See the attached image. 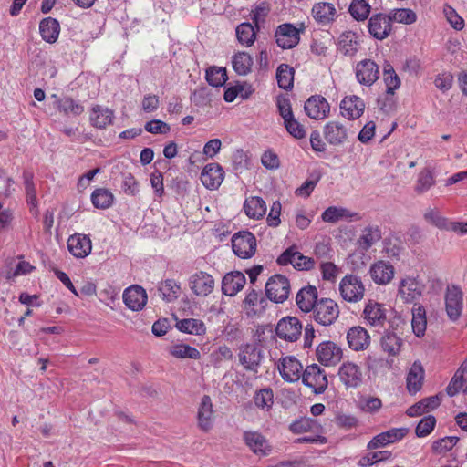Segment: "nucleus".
<instances>
[{"mask_svg":"<svg viewBox=\"0 0 467 467\" xmlns=\"http://www.w3.org/2000/svg\"><path fill=\"white\" fill-rule=\"evenodd\" d=\"M326 140L334 146L343 144L348 139V129L339 121H328L324 127Z\"/></svg>","mask_w":467,"mask_h":467,"instance_id":"nucleus-27","label":"nucleus"},{"mask_svg":"<svg viewBox=\"0 0 467 467\" xmlns=\"http://www.w3.org/2000/svg\"><path fill=\"white\" fill-rule=\"evenodd\" d=\"M214 410L212 400L209 396L204 395L198 407L197 424L204 432L209 431L213 426Z\"/></svg>","mask_w":467,"mask_h":467,"instance_id":"nucleus-21","label":"nucleus"},{"mask_svg":"<svg viewBox=\"0 0 467 467\" xmlns=\"http://www.w3.org/2000/svg\"><path fill=\"white\" fill-rule=\"evenodd\" d=\"M456 436H446L432 442L431 449L437 454H442L451 450L458 442Z\"/></svg>","mask_w":467,"mask_h":467,"instance_id":"nucleus-56","label":"nucleus"},{"mask_svg":"<svg viewBox=\"0 0 467 467\" xmlns=\"http://www.w3.org/2000/svg\"><path fill=\"white\" fill-rule=\"evenodd\" d=\"M267 297L275 303H283L290 294L289 280L282 275H274L265 284Z\"/></svg>","mask_w":467,"mask_h":467,"instance_id":"nucleus-5","label":"nucleus"},{"mask_svg":"<svg viewBox=\"0 0 467 467\" xmlns=\"http://www.w3.org/2000/svg\"><path fill=\"white\" fill-rule=\"evenodd\" d=\"M383 80L386 85V92L394 95L400 86V79L390 64H386L383 68Z\"/></svg>","mask_w":467,"mask_h":467,"instance_id":"nucleus-47","label":"nucleus"},{"mask_svg":"<svg viewBox=\"0 0 467 467\" xmlns=\"http://www.w3.org/2000/svg\"><path fill=\"white\" fill-rule=\"evenodd\" d=\"M114 201L113 193L106 188H97L91 194L92 204L98 209L109 208Z\"/></svg>","mask_w":467,"mask_h":467,"instance_id":"nucleus-43","label":"nucleus"},{"mask_svg":"<svg viewBox=\"0 0 467 467\" xmlns=\"http://www.w3.org/2000/svg\"><path fill=\"white\" fill-rule=\"evenodd\" d=\"M305 111L313 119H323L327 117L330 106L327 99L321 95L311 96L305 102Z\"/></svg>","mask_w":467,"mask_h":467,"instance_id":"nucleus-20","label":"nucleus"},{"mask_svg":"<svg viewBox=\"0 0 467 467\" xmlns=\"http://www.w3.org/2000/svg\"><path fill=\"white\" fill-rule=\"evenodd\" d=\"M275 334L283 340L295 342L302 334V324L295 317H285L277 323Z\"/></svg>","mask_w":467,"mask_h":467,"instance_id":"nucleus-11","label":"nucleus"},{"mask_svg":"<svg viewBox=\"0 0 467 467\" xmlns=\"http://www.w3.org/2000/svg\"><path fill=\"white\" fill-rule=\"evenodd\" d=\"M381 239V229L378 225H368L364 228L362 234L358 238L359 246L364 250H368Z\"/></svg>","mask_w":467,"mask_h":467,"instance_id":"nucleus-41","label":"nucleus"},{"mask_svg":"<svg viewBox=\"0 0 467 467\" xmlns=\"http://www.w3.org/2000/svg\"><path fill=\"white\" fill-rule=\"evenodd\" d=\"M462 305V291L461 287L455 285H448L445 294V306L448 317L451 320H456L460 317Z\"/></svg>","mask_w":467,"mask_h":467,"instance_id":"nucleus-16","label":"nucleus"},{"mask_svg":"<svg viewBox=\"0 0 467 467\" xmlns=\"http://www.w3.org/2000/svg\"><path fill=\"white\" fill-rule=\"evenodd\" d=\"M67 248L76 258H85L91 253V240L82 234H72L67 240Z\"/></svg>","mask_w":467,"mask_h":467,"instance_id":"nucleus-22","label":"nucleus"},{"mask_svg":"<svg viewBox=\"0 0 467 467\" xmlns=\"http://www.w3.org/2000/svg\"><path fill=\"white\" fill-rule=\"evenodd\" d=\"M39 32L42 38L47 43H55L60 33V26L57 19L46 17L39 24Z\"/></svg>","mask_w":467,"mask_h":467,"instance_id":"nucleus-35","label":"nucleus"},{"mask_svg":"<svg viewBox=\"0 0 467 467\" xmlns=\"http://www.w3.org/2000/svg\"><path fill=\"white\" fill-rule=\"evenodd\" d=\"M228 79L224 67H211L206 70V80L213 87H221Z\"/></svg>","mask_w":467,"mask_h":467,"instance_id":"nucleus-50","label":"nucleus"},{"mask_svg":"<svg viewBox=\"0 0 467 467\" xmlns=\"http://www.w3.org/2000/svg\"><path fill=\"white\" fill-rule=\"evenodd\" d=\"M244 440L249 449L255 454L265 456L271 451L267 440L258 431H245Z\"/></svg>","mask_w":467,"mask_h":467,"instance_id":"nucleus-30","label":"nucleus"},{"mask_svg":"<svg viewBox=\"0 0 467 467\" xmlns=\"http://www.w3.org/2000/svg\"><path fill=\"white\" fill-rule=\"evenodd\" d=\"M347 215L348 211L346 209L330 206L323 212L321 217L324 222L337 223Z\"/></svg>","mask_w":467,"mask_h":467,"instance_id":"nucleus-60","label":"nucleus"},{"mask_svg":"<svg viewBox=\"0 0 467 467\" xmlns=\"http://www.w3.org/2000/svg\"><path fill=\"white\" fill-rule=\"evenodd\" d=\"M361 317L366 325L370 327L382 328L387 321V309L383 304L369 299L364 306Z\"/></svg>","mask_w":467,"mask_h":467,"instance_id":"nucleus-6","label":"nucleus"},{"mask_svg":"<svg viewBox=\"0 0 467 467\" xmlns=\"http://www.w3.org/2000/svg\"><path fill=\"white\" fill-rule=\"evenodd\" d=\"M435 182L436 181L433 172L430 169L425 168L418 174L414 185V191L417 194H423L434 186Z\"/></svg>","mask_w":467,"mask_h":467,"instance_id":"nucleus-44","label":"nucleus"},{"mask_svg":"<svg viewBox=\"0 0 467 467\" xmlns=\"http://www.w3.org/2000/svg\"><path fill=\"white\" fill-rule=\"evenodd\" d=\"M403 345V339L394 332H385L380 338L381 349L389 358L399 356Z\"/></svg>","mask_w":467,"mask_h":467,"instance_id":"nucleus-34","label":"nucleus"},{"mask_svg":"<svg viewBox=\"0 0 467 467\" xmlns=\"http://www.w3.org/2000/svg\"><path fill=\"white\" fill-rule=\"evenodd\" d=\"M114 119V111L102 105H94L91 108L89 120L91 126L103 130L111 125Z\"/></svg>","mask_w":467,"mask_h":467,"instance_id":"nucleus-26","label":"nucleus"},{"mask_svg":"<svg viewBox=\"0 0 467 467\" xmlns=\"http://www.w3.org/2000/svg\"><path fill=\"white\" fill-rule=\"evenodd\" d=\"M369 34L378 40L387 38L392 30V21L389 14L378 13L371 16L368 25Z\"/></svg>","mask_w":467,"mask_h":467,"instance_id":"nucleus-14","label":"nucleus"},{"mask_svg":"<svg viewBox=\"0 0 467 467\" xmlns=\"http://www.w3.org/2000/svg\"><path fill=\"white\" fill-rule=\"evenodd\" d=\"M372 281L379 285H388L394 277V266L388 261L379 260L369 267Z\"/></svg>","mask_w":467,"mask_h":467,"instance_id":"nucleus-18","label":"nucleus"},{"mask_svg":"<svg viewBox=\"0 0 467 467\" xmlns=\"http://www.w3.org/2000/svg\"><path fill=\"white\" fill-rule=\"evenodd\" d=\"M426 222L439 229H449V222L436 209H427L423 214Z\"/></svg>","mask_w":467,"mask_h":467,"instance_id":"nucleus-54","label":"nucleus"},{"mask_svg":"<svg viewBox=\"0 0 467 467\" xmlns=\"http://www.w3.org/2000/svg\"><path fill=\"white\" fill-rule=\"evenodd\" d=\"M234 254L241 259L252 258L257 251V241L249 231H239L231 239Z\"/></svg>","mask_w":467,"mask_h":467,"instance_id":"nucleus-3","label":"nucleus"},{"mask_svg":"<svg viewBox=\"0 0 467 467\" xmlns=\"http://www.w3.org/2000/svg\"><path fill=\"white\" fill-rule=\"evenodd\" d=\"M314 319L322 326H330L339 316V306L331 298H321L312 309Z\"/></svg>","mask_w":467,"mask_h":467,"instance_id":"nucleus-4","label":"nucleus"},{"mask_svg":"<svg viewBox=\"0 0 467 467\" xmlns=\"http://www.w3.org/2000/svg\"><path fill=\"white\" fill-rule=\"evenodd\" d=\"M392 22L410 25L416 22L417 16L414 11L409 8L394 9L389 14Z\"/></svg>","mask_w":467,"mask_h":467,"instance_id":"nucleus-52","label":"nucleus"},{"mask_svg":"<svg viewBox=\"0 0 467 467\" xmlns=\"http://www.w3.org/2000/svg\"><path fill=\"white\" fill-rule=\"evenodd\" d=\"M200 179L205 188L210 190L218 189L224 179L223 169L218 163H208L203 167Z\"/></svg>","mask_w":467,"mask_h":467,"instance_id":"nucleus-17","label":"nucleus"},{"mask_svg":"<svg viewBox=\"0 0 467 467\" xmlns=\"http://www.w3.org/2000/svg\"><path fill=\"white\" fill-rule=\"evenodd\" d=\"M236 36L240 44L250 47L255 41L256 33L252 24L242 23L236 27Z\"/></svg>","mask_w":467,"mask_h":467,"instance_id":"nucleus-48","label":"nucleus"},{"mask_svg":"<svg viewBox=\"0 0 467 467\" xmlns=\"http://www.w3.org/2000/svg\"><path fill=\"white\" fill-rule=\"evenodd\" d=\"M214 284L213 277L204 271H198L189 277V287L196 296L210 295L214 289Z\"/></svg>","mask_w":467,"mask_h":467,"instance_id":"nucleus-12","label":"nucleus"},{"mask_svg":"<svg viewBox=\"0 0 467 467\" xmlns=\"http://www.w3.org/2000/svg\"><path fill=\"white\" fill-rule=\"evenodd\" d=\"M365 110L364 100L357 95H348L340 102V113L348 119H357L362 116Z\"/></svg>","mask_w":467,"mask_h":467,"instance_id":"nucleus-19","label":"nucleus"},{"mask_svg":"<svg viewBox=\"0 0 467 467\" xmlns=\"http://www.w3.org/2000/svg\"><path fill=\"white\" fill-rule=\"evenodd\" d=\"M294 68L287 64H281L276 70V79L279 88L288 90L294 83Z\"/></svg>","mask_w":467,"mask_h":467,"instance_id":"nucleus-46","label":"nucleus"},{"mask_svg":"<svg viewBox=\"0 0 467 467\" xmlns=\"http://www.w3.org/2000/svg\"><path fill=\"white\" fill-rule=\"evenodd\" d=\"M318 427L319 425L317 424V421L316 420L309 417H301L300 419L296 420L290 424L289 430L293 433L299 434L316 430Z\"/></svg>","mask_w":467,"mask_h":467,"instance_id":"nucleus-51","label":"nucleus"},{"mask_svg":"<svg viewBox=\"0 0 467 467\" xmlns=\"http://www.w3.org/2000/svg\"><path fill=\"white\" fill-rule=\"evenodd\" d=\"M349 348L355 351L367 349L370 345V336L367 329L360 326L349 328L347 333Z\"/></svg>","mask_w":467,"mask_h":467,"instance_id":"nucleus-25","label":"nucleus"},{"mask_svg":"<svg viewBox=\"0 0 467 467\" xmlns=\"http://www.w3.org/2000/svg\"><path fill=\"white\" fill-rule=\"evenodd\" d=\"M52 98L55 99L54 106L59 113L67 117H77L83 113L84 107L73 99L71 97L64 96L59 97L57 94H53Z\"/></svg>","mask_w":467,"mask_h":467,"instance_id":"nucleus-28","label":"nucleus"},{"mask_svg":"<svg viewBox=\"0 0 467 467\" xmlns=\"http://www.w3.org/2000/svg\"><path fill=\"white\" fill-rule=\"evenodd\" d=\"M340 379H360L362 373L360 367L354 362H344L339 368Z\"/></svg>","mask_w":467,"mask_h":467,"instance_id":"nucleus-53","label":"nucleus"},{"mask_svg":"<svg viewBox=\"0 0 467 467\" xmlns=\"http://www.w3.org/2000/svg\"><path fill=\"white\" fill-rule=\"evenodd\" d=\"M273 392L271 389H265L258 391L254 398V403L258 408L269 409L273 405Z\"/></svg>","mask_w":467,"mask_h":467,"instance_id":"nucleus-62","label":"nucleus"},{"mask_svg":"<svg viewBox=\"0 0 467 467\" xmlns=\"http://www.w3.org/2000/svg\"><path fill=\"white\" fill-rule=\"evenodd\" d=\"M244 211L249 218L258 220L265 216L266 203L261 197L251 196L245 199Z\"/></svg>","mask_w":467,"mask_h":467,"instance_id":"nucleus-36","label":"nucleus"},{"mask_svg":"<svg viewBox=\"0 0 467 467\" xmlns=\"http://www.w3.org/2000/svg\"><path fill=\"white\" fill-rule=\"evenodd\" d=\"M246 283L245 275L234 271L226 274L222 281V291L225 296H234L241 291Z\"/></svg>","mask_w":467,"mask_h":467,"instance_id":"nucleus-29","label":"nucleus"},{"mask_svg":"<svg viewBox=\"0 0 467 467\" xmlns=\"http://www.w3.org/2000/svg\"><path fill=\"white\" fill-rule=\"evenodd\" d=\"M427 326L426 312L422 306L414 305L412 309L411 327L417 337L424 335Z\"/></svg>","mask_w":467,"mask_h":467,"instance_id":"nucleus-45","label":"nucleus"},{"mask_svg":"<svg viewBox=\"0 0 467 467\" xmlns=\"http://www.w3.org/2000/svg\"><path fill=\"white\" fill-rule=\"evenodd\" d=\"M158 290L163 300L172 302L181 294V285L174 279H166L160 283Z\"/></svg>","mask_w":467,"mask_h":467,"instance_id":"nucleus-42","label":"nucleus"},{"mask_svg":"<svg viewBox=\"0 0 467 467\" xmlns=\"http://www.w3.org/2000/svg\"><path fill=\"white\" fill-rule=\"evenodd\" d=\"M276 107L280 116L283 120L285 121V119H290L294 116L292 106L290 99L285 95H279L276 98Z\"/></svg>","mask_w":467,"mask_h":467,"instance_id":"nucleus-61","label":"nucleus"},{"mask_svg":"<svg viewBox=\"0 0 467 467\" xmlns=\"http://www.w3.org/2000/svg\"><path fill=\"white\" fill-rule=\"evenodd\" d=\"M443 13L449 24L455 30L460 31L464 27L463 18L456 12L452 6L444 5Z\"/></svg>","mask_w":467,"mask_h":467,"instance_id":"nucleus-59","label":"nucleus"},{"mask_svg":"<svg viewBox=\"0 0 467 467\" xmlns=\"http://www.w3.org/2000/svg\"><path fill=\"white\" fill-rule=\"evenodd\" d=\"M424 289V284L418 277L406 276L400 280L398 293L405 303H412L420 298Z\"/></svg>","mask_w":467,"mask_h":467,"instance_id":"nucleus-9","label":"nucleus"},{"mask_svg":"<svg viewBox=\"0 0 467 467\" xmlns=\"http://www.w3.org/2000/svg\"><path fill=\"white\" fill-rule=\"evenodd\" d=\"M238 358L245 370L257 372L262 360V350L255 344H245L240 348Z\"/></svg>","mask_w":467,"mask_h":467,"instance_id":"nucleus-13","label":"nucleus"},{"mask_svg":"<svg viewBox=\"0 0 467 467\" xmlns=\"http://www.w3.org/2000/svg\"><path fill=\"white\" fill-rule=\"evenodd\" d=\"M280 265H287L291 264L297 270H310L315 266L313 258L305 256L297 251L295 246H291L284 251L276 260Z\"/></svg>","mask_w":467,"mask_h":467,"instance_id":"nucleus-8","label":"nucleus"},{"mask_svg":"<svg viewBox=\"0 0 467 467\" xmlns=\"http://www.w3.org/2000/svg\"><path fill=\"white\" fill-rule=\"evenodd\" d=\"M317 300V289L314 285H306L301 288L296 296L298 307L306 313L312 311Z\"/></svg>","mask_w":467,"mask_h":467,"instance_id":"nucleus-32","label":"nucleus"},{"mask_svg":"<svg viewBox=\"0 0 467 467\" xmlns=\"http://www.w3.org/2000/svg\"><path fill=\"white\" fill-rule=\"evenodd\" d=\"M176 327L183 333L202 336L206 333V326L203 321L196 318H183L176 323Z\"/></svg>","mask_w":467,"mask_h":467,"instance_id":"nucleus-39","label":"nucleus"},{"mask_svg":"<svg viewBox=\"0 0 467 467\" xmlns=\"http://www.w3.org/2000/svg\"><path fill=\"white\" fill-rule=\"evenodd\" d=\"M391 453L388 451L370 452L362 456L358 461V466L368 467L374 463L385 461L390 457Z\"/></svg>","mask_w":467,"mask_h":467,"instance_id":"nucleus-58","label":"nucleus"},{"mask_svg":"<svg viewBox=\"0 0 467 467\" xmlns=\"http://www.w3.org/2000/svg\"><path fill=\"white\" fill-rule=\"evenodd\" d=\"M265 299L254 289H251L244 300V310L249 317H254L262 312Z\"/></svg>","mask_w":467,"mask_h":467,"instance_id":"nucleus-37","label":"nucleus"},{"mask_svg":"<svg viewBox=\"0 0 467 467\" xmlns=\"http://www.w3.org/2000/svg\"><path fill=\"white\" fill-rule=\"evenodd\" d=\"M253 64V58L247 52H237L232 57L233 68L240 76H246L250 73Z\"/></svg>","mask_w":467,"mask_h":467,"instance_id":"nucleus-40","label":"nucleus"},{"mask_svg":"<svg viewBox=\"0 0 467 467\" xmlns=\"http://www.w3.org/2000/svg\"><path fill=\"white\" fill-rule=\"evenodd\" d=\"M146 291L140 285H131L124 290L123 301L133 311L142 309L147 303Z\"/></svg>","mask_w":467,"mask_h":467,"instance_id":"nucleus-24","label":"nucleus"},{"mask_svg":"<svg viewBox=\"0 0 467 467\" xmlns=\"http://www.w3.org/2000/svg\"><path fill=\"white\" fill-rule=\"evenodd\" d=\"M284 126L286 131L295 139L301 140L304 139L306 135V129L303 124H301L295 116L290 119H285L284 121Z\"/></svg>","mask_w":467,"mask_h":467,"instance_id":"nucleus-55","label":"nucleus"},{"mask_svg":"<svg viewBox=\"0 0 467 467\" xmlns=\"http://www.w3.org/2000/svg\"><path fill=\"white\" fill-rule=\"evenodd\" d=\"M441 395L437 394L420 400L419 402L407 409L406 414L409 417H419L438 408L441 401Z\"/></svg>","mask_w":467,"mask_h":467,"instance_id":"nucleus-33","label":"nucleus"},{"mask_svg":"<svg viewBox=\"0 0 467 467\" xmlns=\"http://www.w3.org/2000/svg\"><path fill=\"white\" fill-rule=\"evenodd\" d=\"M338 290L343 300L348 303H358L364 298L366 288L358 275H346L339 282Z\"/></svg>","mask_w":467,"mask_h":467,"instance_id":"nucleus-2","label":"nucleus"},{"mask_svg":"<svg viewBox=\"0 0 467 467\" xmlns=\"http://www.w3.org/2000/svg\"><path fill=\"white\" fill-rule=\"evenodd\" d=\"M343 357L341 348L331 340H326L318 344L316 348V358L324 366H335Z\"/></svg>","mask_w":467,"mask_h":467,"instance_id":"nucleus-7","label":"nucleus"},{"mask_svg":"<svg viewBox=\"0 0 467 467\" xmlns=\"http://www.w3.org/2000/svg\"><path fill=\"white\" fill-rule=\"evenodd\" d=\"M357 81L363 86H372L379 78V67L372 59H363L355 66Z\"/></svg>","mask_w":467,"mask_h":467,"instance_id":"nucleus-10","label":"nucleus"},{"mask_svg":"<svg viewBox=\"0 0 467 467\" xmlns=\"http://www.w3.org/2000/svg\"><path fill=\"white\" fill-rule=\"evenodd\" d=\"M371 6L366 0H353L349 5V13L357 21H364L368 17Z\"/></svg>","mask_w":467,"mask_h":467,"instance_id":"nucleus-49","label":"nucleus"},{"mask_svg":"<svg viewBox=\"0 0 467 467\" xmlns=\"http://www.w3.org/2000/svg\"><path fill=\"white\" fill-rule=\"evenodd\" d=\"M320 272L323 280L335 283L339 274V268L334 263L323 262L320 265Z\"/></svg>","mask_w":467,"mask_h":467,"instance_id":"nucleus-63","label":"nucleus"},{"mask_svg":"<svg viewBox=\"0 0 467 467\" xmlns=\"http://www.w3.org/2000/svg\"><path fill=\"white\" fill-rule=\"evenodd\" d=\"M144 128L147 132L151 134H166L171 130L170 125L161 119L147 121Z\"/></svg>","mask_w":467,"mask_h":467,"instance_id":"nucleus-64","label":"nucleus"},{"mask_svg":"<svg viewBox=\"0 0 467 467\" xmlns=\"http://www.w3.org/2000/svg\"><path fill=\"white\" fill-rule=\"evenodd\" d=\"M359 46L360 36L353 31H345L338 37L337 48L344 56H355Z\"/></svg>","mask_w":467,"mask_h":467,"instance_id":"nucleus-31","label":"nucleus"},{"mask_svg":"<svg viewBox=\"0 0 467 467\" xmlns=\"http://www.w3.org/2000/svg\"><path fill=\"white\" fill-rule=\"evenodd\" d=\"M436 425V419L432 415L422 418L415 429V434L419 438H423L431 433Z\"/></svg>","mask_w":467,"mask_h":467,"instance_id":"nucleus-57","label":"nucleus"},{"mask_svg":"<svg viewBox=\"0 0 467 467\" xmlns=\"http://www.w3.org/2000/svg\"><path fill=\"white\" fill-rule=\"evenodd\" d=\"M168 352L171 356L179 359H200L201 353L200 351L188 344L184 343H176L169 347Z\"/></svg>","mask_w":467,"mask_h":467,"instance_id":"nucleus-38","label":"nucleus"},{"mask_svg":"<svg viewBox=\"0 0 467 467\" xmlns=\"http://www.w3.org/2000/svg\"><path fill=\"white\" fill-rule=\"evenodd\" d=\"M315 21L322 26L332 24L337 17V11L335 5L328 2L316 3L311 10Z\"/></svg>","mask_w":467,"mask_h":467,"instance_id":"nucleus-23","label":"nucleus"},{"mask_svg":"<svg viewBox=\"0 0 467 467\" xmlns=\"http://www.w3.org/2000/svg\"><path fill=\"white\" fill-rule=\"evenodd\" d=\"M275 36L278 47L290 49L298 45L300 31L294 25L285 23L277 26Z\"/></svg>","mask_w":467,"mask_h":467,"instance_id":"nucleus-15","label":"nucleus"},{"mask_svg":"<svg viewBox=\"0 0 467 467\" xmlns=\"http://www.w3.org/2000/svg\"><path fill=\"white\" fill-rule=\"evenodd\" d=\"M278 370L283 379H327V375L317 364H312L303 369L300 361L287 356L279 360Z\"/></svg>","mask_w":467,"mask_h":467,"instance_id":"nucleus-1","label":"nucleus"}]
</instances>
